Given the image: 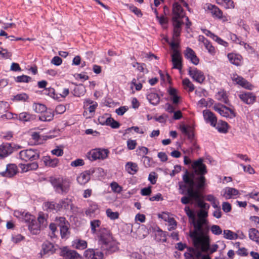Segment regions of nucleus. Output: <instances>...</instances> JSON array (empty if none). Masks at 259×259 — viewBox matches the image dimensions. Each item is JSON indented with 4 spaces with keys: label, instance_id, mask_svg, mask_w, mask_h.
Wrapping results in <instances>:
<instances>
[{
    "label": "nucleus",
    "instance_id": "obj_1",
    "mask_svg": "<svg viewBox=\"0 0 259 259\" xmlns=\"http://www.w3.org/2000/svg\"><path fill=\"white\" fill-rule=\"evenodd\" d=\"M98 237L101 248L106 253L110 254L117 250V242L114 239L109 230L105 228H99Z\"/></svg>",
    "mask_w": 259,
    "mask_h": 259
},
{
    "label": "nucleus",
    "instance_id": "obj_2",
    "mask_svg": "<svg viewBox=\"0 0 259 259\" xmlns=\"http://www.w3.org/2000/svg\"><path fill=\"white\" fill-rule=\"evenodd\" d=\"M172 23L174 26L172 39L178 40L182 31V26L184 24L182 20L185 16V12L182 8L181 4L179 2H175L173 4Z\"/></svg>",
    "mask_w": 259,
    "mask_h": 259
},
{
    "label": "nucleus",
    "instance_id": "obj_3",
    "mask_svg": "<svg viewBox=\"0 0 259 259\" xmlns=\"http://www.w3.org/2000/svg\"><path fill=\"white\" fill-rule=\"evenodd\" d=\"M194 227V230L190 231V237L192 240L193 244L199 242V240L205 237L203 233V226L208 223L207 220H200L196 218L191 222Z\"/></svg>",
    "mask_w": 259,
    "mask_h": 259
},
{
    "label": "nucleus",
    "instance_id": "obj_4",
    "mask_svg": "<svg viewBox=\"0 0 259 259\" xmlns=\"http://www.w3.org/2000/svg\"><path fill=\"white\" fill-rule=\"evenodd\" d=\"M50 182L57 194L64 195L69 191L70 182L67 179L62 177H51Z\"/></svg>",
    "mask_w": 259,
    "mask_h": 259
},
{
    "label": "nucleus",
    "instance_id": "obj_5",
    "mask_svg": "<svg viewBox=\"0 0 259 259\" xmlns=\"http://www.w3.org/2000/svg\"><path fill=\"white\" fill-rule=\"evenodd\" d=\"M193 245L197 249L210 253L215 252L219 247L217 244H214L211 246L210 245V239L207 236L199 240V242L194 243Z\"/></svg>",
    "mask_w": 259,
    "mask_h": 259
},
{
    "label": "nucleus",
    "instance_id": "obj_6",
    "mask_svg": "<svg viewBox=\"0 0 259 259\" xmlns=\"http://www.w3.org/2000/svg\"><path fill=\"white\" fill-rule=\"evenodd\" d=\"M109 154L108 149L99 148L90 150L87 153V157L91 161L104 160L107 158Z\"/></svg>",
    "mask_w": 259,
    "mask_h": 259
},
{
    "label": "nucleus",
    "instance_id": "obj_7",
    "mask_svg": "<svg viewBox=\"0 0 259 259\" xmlns=\"http://www.w3.org/2000/svg\"><path fill=\"white\" fill-rule=\"evenodd\" d=\"M19 158L27 161L38 159L40 156V152L37 149H29L21 151L19 153Z\"/></svg>",
    "mask_w": 259,
    "mask_h": 259
},
{
    "label": "nucleus",
    "instance_id": "obj_8",
    "mask_svg": "<svg viewBox=\"0 0 259 259\" xmlns=\"http://www.w3.org/2000/svg\"><path fill=\"white\" fill-rule=\"evenodd\" d=\"M180 130L183 134L185 135L188 137L193 143L192 146V150H198L199 148V146L193 141L194 138V134L193 128L190 126H186L184 124L180 126Z\"/></svg>",
    "mask_w": 259,
    "mask_h": 259
},
{
    "label": "nucleus",
    "instance_id": "obj_9",
    "mask_svg": "<svg viewBox=\"0 0 259 259\" xmlns=\"http://www.w3.org/2000/svg\"><path fill=\"white\" fill-rule=\"evenodd\" d=\"M213 108L222 116L230 118H233L236 116V113L234 110L225 105H215Z\"/></svg>",
    "mask_w": 259,
    "mask_h": 259
},
{
    "label": "nucleus",
    "instance_id": "obj_10",
    "mask_svg": "<svg viewBox=\"0 0 259 259\" xmlns=\"http://www.w3.org/2000/svg\"><path fill=\"white\" fill-rule=\"evenodd\" d=\"M192 167L196 176H204L207 172L206 166L203 163L202 158L195 161L192 163Z\"/></svg>",
    "mask_w": 259,
    "mask_h": 259
},
{
    "label": "nucleus",
    "instance_id": "obj_11",
    "mask_svg": "<svg viewBox=\"0 0 259 259\" xmlns=\"http://www.w3.org/2000/svg\"><path fill=\"white\" fill-rule=\"evenodd\" d=\"M188 74L194 81L200 83H202L205 79L203 73L194 67L189 68Z\"/></svg>",
    "mask_w": 259,
    "mask_h": 259
},
{
    "label": "nucleus",
    "instance_id": "obj_12",
    "mask_svg": "<svg viewBox=\"0 0 259 259\" xmlns=\"http://www.w3.org/2000/svg\"><path fill=\"white\" fill-rule=\"evenodd\" d=\"M239 99L244 103L253 104L256 100L255 95L252 92H243L238 94Z\"/></svg>",
    "mask_w": 259,
    "mask_h": 259
},
{
    "label": "nucleus",
    "instance_id": "obj_13",
    "mask_svg": "<svg viewBox=\"0 0 259 259\" xmlns=\"http://www.w3.org/2000/svg\"><path fill=\"white\" fill-rule=\"evenodd\" d=\"M171 58L173 68L181 70L182 68V58L180 52L178 50H175Z\"/></svg>",
    "mask_w": 259,
    "mask_h": 259
},
{
    "label": "nucleus",
    "instance_id": "obj_14",
    "mask_svg": "<svg viewBox=\"0 0 259 259\" xmlns=\"http://www.w3.org/2000/svg\"><path fill=\"white\" fill-rule=\"evenodd\" d=\"M185 57L194 65H197L199 63V59L195 52L190 48L187 47L184 51Z\"/></svg>",
    "mask_w": 259,
    "mask_h": 259
},
{
    "label": "nucleus",
    "instance_id": "obj_15",
    "mask_svg": "<svg viewBox=\"0 0 259 259\" xmlns=\"http://www.w3.org/2000/svg\"><path fill=\"white\" fill-rule=\"evenodd\" d=\"M232 79L236 84H239L246 89L251 90L252 89L253 85L241 76L234 74L232 77Z\"/></svg>",
    "mask_w": 259,
    "mask_h": 259
},
{
    "label": "nucleus",
    "instance_id": "obj_16",
    "mask_svg": "<svg viewBox=\"0 0 259 259\" xmlns=\"http://www.w3.org/2000/svg\"><path fill=\"white\" fill-rule=\"evenodd\" d=\"M13 151V148L10 143H3L0 145V159H4L10 154Z\"/></svg>",
    "mask_w": 259,
    "mask_h": 259
},
{
    "label": "nucleus",
    "instance_id": "obj_17",
    "mask_svg": "<svg viewBox=\"0 0 259 259\" xmlns=\"http://www.w3.org/2000/svg\"><path fill=\"white\" fill-rule=\"evenodd\" d=\"M203 115L205 121L209 123L213 127L217 125V118L214 114L209 110H204L203 111Z\"/></svg>",
    "mask_w": 259,
    "mask_h": 259
},
{
    "label": "nucleus",
    "instance_id": "obj_18",
    "mask_svg": "<svg viewBox=\"0 0 259 259\" xmlns=\"http://www.w3.org/2000/svg\"><path fill=\"white\" fill-rule=\"evenodd\" d=\"M84 255L86 259H103V253L93 249H88L85 250Z\"/></svg>",
    "mask_w": 259,
    "mask_h": 259
},
{
    "label": "nucleus",
    "instance_id": "obj_19",
    "mask_svg": "<svg viewBox=\"0 0 259 259\" xmlns=\"http://www.w3.org/2000/svg\"><path fill=\"white\" fill-rule=\"evenodd\" d=\"M206 10L211 13L213 18L222 19L223 18L222 11L215 5L207 4Z\"/></svg>",
    "mask_w": 259,
    "mask_h": 259
},
{
    "label": "nucleus",
    "instance_id": "obj_20",
    "mask_svg": "<svg viewBox=\"0 0 259 259\" xmlns=\"http://www.w3.org/2000/svg\"><path fill=\"white\" fill-rule=\"evenodd\" d=\"M194 183L193 187H195L196 189L203 190L206 185V180L204 176H196L193 178Z\"/></svg>",
    "mask_w": 259,
    "mask_h": 259
},
{
    "label": "nucleus",
    "instance_id": "obj_21",
    "mask_svg": "<svg viewBox=\"0 0 259 259\" xmlns=\"http://www.w3.org/2000/svg\"><path fill=\"white\" fill-rule=\"evenodd\" d=\"M224 194L223 196L226 199H230L239 194V191L235 188L229 187H226L223 190Z\"/></svg>",
    "mask_w": 259,
    "mask_h": 259
},
{
    "label": "nucleus",
    "instance_id": "obj_22",
    "mask_svg": "<svg viewBox=\"0 0 259 259\" xmlns=\"http://www.w3.org/2000/svg\"><path fill=\"white\" fill-rule=\"evenodd\" d=\"M27 226L29 232L32 235L38 234L42 230L40 226L38 225L37 221L35 218L32 220L31 223H29Z\"/></svg>",
    "mask_w": 259,
    "mask_h": 259
},
{
    "label": "nucleus",
    "instance_id": "obj_23",
    "mask_svg": "<svg viewBox=\"0 0 259 259\" xmlns=\"http://www.w3.org/2000/svg\"><path fill=\"white\" fill-rule=\"evenodd\" d=\"M18 213L19 215H17V219L18 221L19 222L25 223L27 225L35 218L34 216L31 215L28 212L25 213L24 212H19Z\"/></svg>",
    "mask_w": 259,
    "mask_h": 259
},
{
    "label": "nucleus",
    "instance_id": "obj_24",
    "mask_svg": "<svg viewBox=\"0 0 259 259\" xmlns=\"http://www.w3.org/2000/svg\"><path fill=\"white\" fill-rule=\"evenodd\" d=\"M19 167L21 169V172H26L29 170H36L38 168V165L37 162H34L27 164L20 163Z\"/></svg>",
    "mask_w": 259,
    "mask_h": 259
},
{
    "label": "nucleus",
    "instance_id": "obj_25",
    "mask_svg": "<svg viewBox=\"0 0 259 259\" xmlns=\"http://www.w3.org/2000/svg\"><path fill=\"white\" fill-rule=\"evenodd\" d=\"M42 160L46 166L51 167H57L59 162V159L57 158H52L50 156H44Z\"/></svg>",
    "mask_w": 259,
    "mask_h": 259
},
{
    "label": "nucleus",
    "instance_id": "obj_26",
    "mask_svg": "<svg viewBox=\"0 0 259 259\" xmlns=\"http://www.w3.org/2000/svg\"><path fill=\"white\" fill-rule=\"evenodd\" d=\"M200 190H194L193 187H189L187 190V195L191 197V200H194L195 202L201 199L199 192Z\"/></svg>",
    "mask_w": 259,
    "mask_h": 259
},
{
    "label": "nucleus",
    "instance_id": "obj_27",
    "mask_svg": "<svg viewBox=\"0 0 259 259\" xmlns=\"http://www.w3.org/2000/svg\"><path fill=\"white\" fill-rule=\"evenodd\" d=\"M228 58L231 63L239 66L241 64L242 56L237 54L229 53L228 54Z\"/></svg>",
    "mask_w": 259,
    "mask_h": 259
},
{
    "label": "nucleus",
    "instance_id": "obj_28",
    "mask_svg": "<svg viewBox=\"0 0 259 259\" xmlns=\"http://www.w3.org/2000/svg\"><path fill=\"white\" fill-rule=\"evenodd\" d=\"M99 209V206L98 204L94 202L90 201L89 206L85 211V213L87 216L90 217H93L96 211Z\"/></svg>",
    "mask_w": 259,
    "mask_h": 259
},
{
    "label": "nucleus",
    "instance_id": "obj_29",
    "mask_svg": "<svg viewBox=\"0 0 259 259\" xmlns=\"http://www.w3.org/2000/svg\"><path fill=\"white\" fill-rule=\"evenodd\" d=\"M147 99L150 104L157 105L160 102V97L158 94L151 92L147 95Z\"/></svg>",
    "mask_w": 259,
    "mask_h": 259
},
{
    "label": "nucleus",
    "instance_id": "obj_30",
    "mask_svg": "<svg viewBox=\"0 0 259 259\" xmlns=\"http://www.w3.org/2000/svg\"><path fill=\"white\" fill-rule=\"evenodd\" d=\"M168 92L170 96V99L172 102L173 104H179L180 97L178 95V91L175 88H170Z\"/></svg>",
    "mask_w": 259,
    "mask_h": 259
},
{
    "label": "nucleus",
    "instance_id": "obj_31",
    "mask_svg": "<svg viewBox=\"0 0 259 259\" xmlns=\"http://www.w3.org/2000/svg\"><path fill=\"white\" fill-rule=\"evenodd\" d=\"M18 119L19 121L25 123L34 120L35 119V115L28 112H23L19 114Z\"/></svg>",
    "mask_w": 259,
    "mask_h": 259
},
{
    "label": "nucleus",
    "instance_id": "obj_32",
    "mask_svg": "<svg viewBox=\"0 0 259 259\" xmlns=\"http://www.w3.org/2000/svg\"><path fill=\"white\" fill-rule=\"evenodd\" d=\"M248 235L251 240L255 242L259 245V231L256 229H249L248 230Z\"/></svg>",
    "mask_w": 259,
    "mask_h": 259
},
{
    "label": "nucleus",
    "instance_id": "obj_33",
    "mask_svg": "<svg viewBox=\"0 0 259 259\" xmlns=\"http://www.w3.org/2000/svg\"><path fill=\"white\" fill-rule=\"evenodd\" d=\"M45 207L49 211H60V206L58 202L54 201L47 202L45 203Z\"/></svg>",
    "mask_w": 259,
    "mask_h": 259
},
{
    "label": "nucleus",
    "instance_id": "obj_34",
    "mask_svg": "<svg viewBox=\"0 0 259 259\" xmlns=\"http://www.w3.org/2000/svg\"><path fill=\"white\" fill-rule=\"evenodd\" d=\"M125 169L130 174L135 175L138 171L139 167L137 163L128 162L125 165Z\"/></svg>",
    "mask_w": 259,
    "mask_h": 259
},
{
    "label": "nucleus",
    "instance_id": "obj_35",
    "mask_svg": "<svg viewBox=\"0 0 259 259\" xmlns=\"http://www.w3.org/2000/svg\"><path fill=\"white\" fill-rule=\"evenodd\" d=\"M90 179V176L89 172L87 171H84L83 172L81 173L77 177V181L80 185H84Z\"/></svg>",
    "mask_w": 259,
    "mask_h": 259
},
{
    "label": "nucleus",
    "instance_id": "obj_36",
    "mask_svg": "<svg viewBox=\"0 0 259 259\" xmlns=\"http://www.w3.org/2000/svg\"><path fill=\"white\" fill-rule=\"evenodd\" d=\"M42 251L44 254L53 253L54 251V246L50 242H44L42 246Z\"/></svg>",
    "mask_w": 259,
    "mask_h": 259
},
{
    "label": "nucleus",
    "instance_id": "obj_37",
    "mask_svg": "<svg viewBox=\"0 0 259 259\" xmlns=\"http://www.w3.org/2000/svg\"><path fill=\"white\" fill-rule=\"evenodd\" d=\"M58 203L60 206V210L62 209H68L69 207H71V201L68 198L62 199Z\"/></svg>",
    "mask_w": 259,
    "mask_h": 259
},
{
    "label": "nucleus",
    "instance_id": "obj_38",
    "mask_svg": "<svg viewBox=\"0 0 259 259\" xmlns=\"http://www.w3.org/2000/svg\"><path fill=\"white\" fill-rule=\"evenodd\" d=\"M215 98L226 104H227L228 101L226 92L223 90H221L216 94Z\"/></svg>",
    "mask_w": 259,
    "mask_h": 259
},
{
    "label": "nucleus",
    "instance_id": "obj_39",
    "mask_svg": "<svg viewBox=\"0 0 259 259\" xmlns=\"http://www.w3.org/2000/svg\"><path fill=\"white\" fill-rule=\"evenodd\" d=\"M54 114L51 111H46L39 116V119L42 121H50L53 120Z\"/></svg>",
    "mask_w": 259,
    "mask_h": 259
},
{
    "label": "nucleus",
    "instance_id": "obj_40",
    "mask_svg": "<svg viewBox=\"0 0 259 259\" xmlns=\"http://www.w3.org/2000/svg\"><path fill=\"white\" fill-rule=\"evenodd\" d=\"M223 237L228 240H235L237 239V234L229 230H224Z\"/></svg>",
    "mask_w": 259,
    "mask_h": 259
},
{
    "label": "nucleus",
    "instance_id": "obj_41",
    "mask_svg": "<svg viewBox=\"0 0 259 259\" xmlns=\"http://www.w3.org/2000/svg\"><path fill=\"white\" fill-rule=\"evenodd\" d=\"M36 221L42 230L47 227L48 225L47 220L44 213H39Z\"/></svg>",
    "mask_w": 259,
    "mask_h": 259
},
{
    "label": "nucleus",
    "instance_id": "obj_42",
    "mask_svg": "<svg viewBox=\"0 0 259 259\" xmlns=\"http://www.w3.org/2000/svg\"><path fill=\"white\" fill-rule=\"evenodd\" d=\"M32 108L36 113H44L47 110L46 106L44 104L39 103H34Z\"/></svg>",
    "mask_w": 259,
    "mask_h": 259
},
{
    "label": "nucleus",
    "instance_id": "obj_43",
    "mask_svg": "<svg viewBox=\"0 0 259 259\" xmlns=\"http://www.w3.org/2000/svg\"><path fill=\"white\" fill-rule=\"evenodd\" d=\"M101 224V222L99 220H94L90 222L91 232L92 234L97 233V229L99 228Z\"/></svg>",
    "mask_w": 259,
    "mask_h": 259
},
{
    "label": "nucleus",
    "instance_id": "obj_44",
    "mask_svg": "<svg viewBox=\"0 0 259 259\" xmlns=\"http://www.w3.org/2000/svg\"><path fill=\"white\" fill-rule=\"evenodd\" d=\"M8 177L11 178L16 175V165L15 164H9L7 166Z\"/></svg>",
    "mask_w": 259,
    "mask_h": 259
},
{
    "label": "nucleus",
    "instance_id": "obj_45",
    "mask_svg": "<svg viewBox=\"0 0 259 259\" xmlns=\"http://www.w3.org/2000/svg\"><path fill=\"white\" fill-rule=\"evenodd\" d=\"M44 94L48 95L55 100L59 99L58 94L55 93V89L52 88H46L44 90Z\"/></svg>",
    "mask_w": 259,
    "mask_h": 259
},
{
    "label": "nucleus",
    "instance_id": "obj_46",
    "mask_svg": "<svg viewBox=\"0 0 259 259\" xmlns=\"http://www.w3.org/2000/svg\"><path fill=\"white\" fill-rule=\"evenodd\" d=\"M205 49L208 52L212 55H214L215 54V49L208 39H204V45Z\"/></svg>",
    "mask_w": 259,
    "mask_h": 259
},
{
    "label": "nucleus",
    "instance_id": "obj_47",
    "mask_svg": "<svg viewBox=\"0 0 259 259\" xmlns=\"http://www.w3.org/2000/svg\"><path fill=\"white\" fill-rule=\"evenodd\" d=\"M55 222L56 225L59 227L60 228L62 226L64 227L66 225H69L68 222L66 220L65 218L63 217H56L55 219Z\"/></svg>",
    "mask_w": 259,
    "mask_h": 259
},
{
    "label": "nucleus",
    "instance_id": "obj_48",
    "mask_svg": "<svg viewBox=\"0 0 259 259\" xmlns=\"http://www.w3.org/2000/svg\"><path fill=\"white\" fill-rule=\"evenodd\" d=\"M183 180L185 183L189 186V187H193L194 183L193 179H191L189 177V174L187 170H186L185 175L183 176Z\"/></svg>",
    "mask_w": 259,
    "mask_h": 259
},
{
    "label": "nucleus",
    "instance_id": "obj_49",
    "mask_svg": "<svg viewBox=\"0 0 259 259\" xmlns=\"http://www.w3.org/2000/svg\"><path fill=\"white\" fill-rule=\"evenodd\" d=\"M106 122L107 125H110L113 128H117L120 126V123L111 117H107Z\"/></svg>",
    "mask_w": 259,
    "mask_h": 259
},
{
    "label": "nucleus",
    "instance_id": "obj_50",
    "mask_svg": "<svg viewBox=\"0 0 259 259\" xmlns=\"http://www.w3.org/2000/svg\"><path fill=\"white\" fill-rule=\"evenodd\" d=\"M184 210L191 222L196 218L195 212L189 206H186Z\"/></svg>",
    "mask_w": 259,
    "mask_h": 259
},
{
    "label": "nucleus",
    "instance_id": "obj_51",
    "mask_svg": "<svg viewBox=\"0 0 259 259\" xmlns=\"http://www.w3.org/2000/svg\"><path fill=\"white\" fill-rule=\"evenodd\" d=\"M84 87L82 84H79L74 88L73 90V94L75 96L80 97L83 94L84 92Z\"/></svg>",
    "mask_w": 259,
    "mask_h": 259
},
{
    "label": "nucleus",
    "instance_id": "obj_52",
    "mask_svg": "<svg viewBox=\"0 0 259 259\" xmlns=\"http://www.w3.org/2000/svg\"><path fill=\"white\" fill-rule=\"evenodd\" d=\"M218 4L226 9H233L235 5L234 1H218Z\"/></svg>",
    "mask_w": 259,
    "mask_h": 259
},
{
    "label": "nucleus",
    "instance_id": "obj_53",
    "mask_svg": "<svg viewBox=\"0 0 259 259\" xmlns=\"http://www.w3.org/2000/svg\"><path fill=\"white\" fill-rule=\"evenodd\" d=\"M218 131L221 133H227L228 130V124L225 121H222L221 124H219L216 127Z\"/></svg>",
    "mask_w": 259,
    "mask_h": 259
},
{
    "label": "nucleus",
    "instance_id": "obj_54",
    "mask_svg": "<svg viewBox=\"0 0 259 259\" xmlns=\"http://www.w3.org/2000/svg\"><path fill=\"white\" fill-rule=\"evenodd\" d=\"M106 213L107 217L112 220H115L119 218V213L117 211H112L110 208L106 209Z\"/></svg>",
    "mask_w": 259,
    "mask_h": 259
},
{
    "label": "nucleus",
    "instance_id": "obj_55",
    "mask_svg": "<svg viewBox=\"0 0 259 259\" xmlns=\"http://www.w3.org/2000/svg\"><path fill=\"white\" fill-rule=\"evenodd\" d=\"M75 248L78 249H84L87 247V242L83 240L78 239L74 244Z\"/></svg>",
    "mask_w": 259,
    "mask_h": 259
},
{
    "label": "nucleus",
    "instance_id": "obj_56",
    "mask_svg": "<svg viewBox=\"0 0 259 259\" xmlns=\"http://www.w3.org/2000/svg\"><path fill=\"white\" fill-rule=\"evenodd\" d=\"M69 225H66L60 228V235L62 238H67L69 235Z\"/></svg>",
    "mask_w": 259,
    "mask_h": 259
},
{
    "label": "nucleus",
    "instance_id": "obj_57",
    "mask_svg": "<svg viewBox=\"0 0 259 259\" xmlns=\"http://www.w3.org/2000/svg\"><path fill=\"white\" fill-rule=\"evenodd\" d=\"M141 160L146 167H151L153 163L152 159L147 156H143Z\"/></svg>",
    "mask_w": 259,
    "mask_h": 259
},
{
    "label": "nucleus",
    "instance_id": "obj_58",
    "mask_svg": "<svg viewBox=\"0 0 259 259\" xmlns=\"http://www.w3.org/2000/svg\"><path fill=\"white\" fill-rule=\"evenodd\" d=\"M110 187L114 193H120L122 190V188L115 182H113L110 184Z\"/></svg>",
    "mask_w": 259,
    "mask_h": 259
},
{
    "label": "nucleus",
    "instance_id": "obj_59",
    "mask_svg": "<svg viewBox=\"0 0 259 259\" xmlns=\"http://www.w3.org/2000/svg\"><path fill=\"white\" fill-rule=\"evenodd\" d=\"M212 233L215 235H220L222 233V230L221 227L217 225H213L210 227Z\"/></svg>",
    "mask_w": 259,
    "mask_h": 259
},
{
    "label": "nucleus",
    "instance_id": "obj_60",
    "mask_svg": "<svg viewBox=\"0 0 259 259\" xmlns=\"http://www.w3.org/2000/svg\"><path fill=\"white\" fill-rule=\"evenodd\" d=\"M53 155L57 156H61L63 155V149L62 146H56V148L51 151Z\"/></svg>",
    "mask_w": 259,
    "mask_h": 259
},
{
    "label": "nucleus",
    "instance_id": "obj_61",
    "mask_svg": "<svg viewBox=\"0 0 259 259\" xmlns=\"http://www.w3.org/2000/svg\"><path fill=\"white\" fill-rule=\"evenodd\" d=\"M183 84L185 87L189 88V92H192L194 90V85L188 78H185L183 80Z\"/></svg>",
    "mask_w": 259,
    "mask_h": 259
},
{
    "label": "nucleus",
    "instance_id": "obj_62",
    "mask_svg": "<svg viewBox=\"0 0 259 259\" xmlns=\"http://www.w3.org/2000/svg\"><path fill=\"white\" fill-rule=\"evenodd\" d=\"M196 203L197 206L200 208L201 209L208 210L210 207L208 203L204 202L202 199L197 201Z\"/></svg>",
    "mask_w": 259,
    "mask_h": 259
},
{
    "label": "nucleus",
    "instance_id": "obj_63",
    "mask_svg": "<svg viewBox=\"0 0 259 259\" xmlns=\"http://www.w3.org/2000/svg\"><path fill=\"white\" fill-rule=\"evenodd\" d=\"M198 219L200 220H206L208 217V210L200 209L197 213Z\"/></svg>",
    "mask_w": 259,
    "mask_h": 259
},
{
    "label": "nucleus",
    "instance_id": "obj_64",
    "mask_svg": "<svg viewBox=\"0 0 259 259\" xmlns=\"http://www.w3.org/2000/svg\"><path fill=\"white\" fill-rule=\"evenodd\" d=\"M131 11L133 12L139 17H141L143 15L141 10L134 6L127 5Z\"/></svg>",
    "mask_w": 259,
    "mask_h": 259
}]
</instances>
